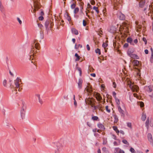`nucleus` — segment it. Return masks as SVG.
Returning a JSON list of instances; mask_svg holds the SVG:
<instances>
[{
  "mask_svg": "<svg viewBox=\"0 0 153 153\" xmlns=\"http://www.w3.org/2000/svg\"><path fill=\"white\" fill-rule=\"evenodd\" d=\"M36 42H34V43L32 45L31 48V51L29 53V59L32 60H33L34 58V56H36V53H37V51H35V49L39 50L40 48V44L38 42L35 43Z\"/></svg>",
  "mask_w": 153,
  "mask_h": 153,
  "instance_id": "nucleus-1",
  "label": "nucleus"
},
{
  "mask_svg": "<svg viewBox=\"0 0 153 153\" xmlns=\"http://www.w3.org/2000/svg\"><path fill=\"white\" fill-rule=\"evenodd\" d=\"M93 95L94 97L96 98L97 100L99 103L104 104V103L105 102V100H102V97L100 94L97 93H95Z\"/></svg>",
  "mask_w": 153,
  "mask_h": 153,
  "instance_id": "nucleus-2",
  "label": "nucleus"
},
{
  "mask_svg": "<svg viewBox=\"0 0 153 153\" xmlns=\"http://www.w3.org/2000/svg\"><path fill=\"white\" fill-rule=\"evenodd\" d=\"M85 91H86L88 95L91 94L92 93L93 89L90 83L87 84V85L85 89Z\"/></svg>",
  "mask_w": 153,
  "mask_h": 153,
  "instance_id": "nucleus-3",
  "label": "nucleus"
},
{
  "mask_svg": "<svg viewBox=\"0 0 153 153\" xmlns=\"http://www.w3.org/2000/svg\"><path fill=\"white\" fill-rule=\"evenodd\" d=\"M86 104L88 105H94L95 102L94 99L90 98H86L85 100Z\"/></svg>",
  "mask_w": 153,
  "mask_h": 153,
  "instance_id": "nucleus-4",
  "label": "nucleus"
},
{
  "mask_svg": "<svg viewBox=\"0 0 153 153\" xmlns=\"http://www.w3.org/2000/svg\"><path fill=\"white\" fill-rule=\"evenodd\" d=\"M45 26L46 29H47L48 27H50V28L52 27V26L53 25V23H52V21L50 19L47 20L45 22Z\"/></svg>",
  "mask_w": 153,
  "mask_h": 153,
  "instance_id": "nucleus-5",
  "label": "nucleus"
},
{
  "mask_svg": "<svg viewBox=\"0 0 153 153\" xmlns=\"http://www.w3.org/2000/svg\"><path fill=\"white\" fill-rule=\"evenodd\" d=\"M19 79L17 77L16 80L14 81V83L16 85V88L17 89L19 88L18 90L19 91H21V89H20V84H19Z\"/></svg>",
  "mask_w": 153,
  "mask_h": 153,
  "instance_id": "nucleus-6",
  "label": "nucleus"
},
{
  "mask_svg": "<svg viewBox=\"0 0 153 153\" xmlns=\"http://www.w3.org/2000/svg\"><path fill=\"white\" fill-rule=\"evenodd\" d=\"M119 19L121 20H124L125 19L126 17L124 14L120 12L117 14Z\"/></svg>",
  "mask_w": 153,
  "mask_h": 153,
  "instance_id": "nucleus-7",
  "label": "nucleus"
},
{
  "mask_svg": "<svg viewBox=\"0 0 153 153\" xmlns=\"http://www.w3.org/2000/svg\"><path fill=\"white\" fill-rule=\"evenodd\" d=\"M114 153H125V152L119 148H115Z\"/></svg>",
  "mask_w": 153,
  "mask_h": 153,
  "instance_id": "nucleus-8",
  "label": "nucleus"
},
{
  "mask_svg": "<svg viewBox=\"0 0 153 153\" xmlns=\"http://www.w3.org/2000/svg\"><path fill=\"white\" fill-rule=\"evenodd\" d=\"M131 89L133 91H136L137 92H138L139 91L138 86L136 85L133 86L131 88Z\"/></svg>",
  "mask_w": 153,
  "mask_h": 153,
  "instance_id": "nucleus-9",
  "label": "nucleus"
},
{
  "mask_svg": "<svg viewBox=\"0 0 153 153\" xmlns=\"http://www.w3.org/2000/svg\"><path fill=\"white\" fill-rule=\"evenodd\" d=\"M83 82V80L81 78H79V79L78 82H77L78 88L79 89H80L82 88V85Z\"/></svg>",
  "mask_w": 153,
  "mask_h": 153,
  "instance_id": "nucleus-10",
  "label": "nucleus"
},
{
  "mask_svg": "<svg viewBox=\"0 0 153 153\" xmlns=\"http://www.w3.org/2000/svg\"><path fill=\"white\" fill-rule=\"evenodd\" d=\"M146 3V0H140L139 3V6L140 8H143Z\"/></svg>",
  "mask_w": 153,
  "mask_h": 153,
  "instance_id": "nucleus-11",
  "label": "nucleus"
},
{
  "mask_svg": "<svg viewBox=\"0 0 153 153\" xmlns=\"http://www.w3.org/2000/svg\"><path fill=\"white\" fill-rule=\"evenodd\" d=\"M146 88H147V90L148 92H151L153 90V86L150 85L149 86H146Z\"/></svg>",
  "mask_w": 153,
  "mask_h": 153,
  "instance_id": "nucleus-12",
  "label": "nucleus"
},
{
  "mask_svg": "<svg viewBox=\"0 0 153 153\" xmlns=\"http://www.w3.org/2000/svg\"><path fill=\"white\" fill-rule=\"evenodd\" d=\"M134 50L133 48H129L127 52V54L128 56H129L131 55L132 54V53L134 52Z\"/></svg>",
  "mask_w": 153,
  "mask_h": 153,
  "instance_id": "nucleus-13",
  "label": "nucleus"
},
{
  "mask_svg": "<svg viewBox=\"0 0 153 153\" xmlns=\"http://www.w3.org/2000/svg\"><path fill=\"white\" fill-rule=\"evenodd\" d=\"M129 56L131 57V58L133 59H139V56L135 54H132L131 55V56Z\"/></svg>",
  "mask_w": 153,
  "mask_h": 153,
  "instance_id": "nucleus-14",
  "label": "nucleus"
},
{
  "mask_svg": "<svg viewBox=\"0 0 153 153\" xmlns=\"http://www.w3.org/2000/svg\"><path fill=\"white\" fill-rule=\"evenodd\" d=\"M132 64L134 66H138L139 65V62L137 60H134L132 62Z\"/></svg>",
  "mask_w": 153,
  "mask_h": 153,
  "instance_id": "nucleus-15",
  "label": "nucleus"
},
{
  "mask_svg": "<svg viewBox=\"0 0 153 153\" xmlns=\"http://www.w3.org/2000/svg\"><path fill=\"white\" fill-rule=\"evenodd\" d=\"M97 126L102 131L104 130L105 129V128L104 125L100 123H99L97 124Z\"/></svg>",
  "mask_w": 153,
  "mask_h": 153,
  "instance_id": "nucleus-16",
  "label": "nucleus"
},
{
  "mask_svg": "<svg viewBox=\"0 0 153 153\" xmlns=\"http://www.w3.org/2000/svg\"><path fill=\"white\" fill-rule=\"evenodd\" d=\"M34 9H33V12L32 11H31V12L34 13V15L35 16H36V10H38L39 8V7L38 6L34 5Z\"/></svg>",
  "mask_w": 153,
  "mask_h": 153,
  "instance_id": "nucleus-17",
  "label": "nucleus"
},
{
  "mask_svg": "<svg viewBox=\"0 0 153 153\" xmlns=\"http://www.w3.org/2000/svg\"><path fill=\"white\" fill-rule=\"evenodd\" d=\"M65 17L67 19L68 21L70 22L71 20V18L69 14L68 13H66L65 14Z\"/></svg>",
  "mask_w": 153,
  "mask_h": 153,
  "instance_id": "nucleus-18",
  "label": "nucleus"
},
{
  "mask_svg": "<svg viewBox=\"0 0 153 153\" xmlns=\"http://www.w3.org/2000/svg\"><path fill=\"white\" fill-rule=\"evenodd\" d=\"M148 138L149 141L150 142H152L153 141L152 136L151 134L150 133H149L148 134Z\"/></svg>",
  "mask_w": 153,
  "mask_h": 153,
  "instance_id": "nucleus-19",
  "label": "nucleus"
},
{
  "mask_svg": "<svg viewBox=\"0 0 153 153\" xmlns=\"http://www.w3.org/2000/svg\"><path fill=\"white\" fill-rule=\"evenodd\" d=\"M113 129L117 133L118 135L120 133V131L118 130L116 126H113L112 127Z\"/></svg>",
  "mask_w": 153,
  "mask_h": 153,
  "instance_id": "nucleus-20",
  "label": "nucleus"
},
{
  "mask_svg": "<svg viewBox=\"0 0 153 153\" xmlns=\"http://www.w3.org/2000/svg\"><path fill=\"white\" fill-rule=\"evenodd\" d=\"M73 33L75 35H77L78 34V30L74 28H73L71 30Z\"/></svg>",
  "mask_w": 153,
  "mask_h": 153,
  "instance_id": "nucleus-21",
  "label": "nucleus"
},
{
  "mask_svg": "<svg viewBox=\"0 0 153 153\" xmlns=\"http://www.w3.org/2000/svg\"><path fill=\"white\" fill-rule=\"evenodd\" d=\"M113 117L114 119V123H117L118 121V118L117 117V116L115 115H114Z\"/></svg>",
  "mask_w": 153,
  "mask_h": 153,
  "instance_id": "nucleus-22",
  "label": "nucleus"
},
{
  "mask_svg": "<svg viewBox=\"0 0 153 153\" xmlns=\"http://www.w3.org/2000/svg\"><path fill=\"white\" fill-rule=\"evenodd\" d=\"M83 9V7L82 6V4H81L80 6V14L81 16H82L84 14V13L83 12L82 10Z\"/></svg>",
  "mask_w": 153,
  "mask_h": 153,
  "instance_id": "nucleus-23",
  "label": "nucleus"
},
{
  "mask_svg": "<svg viewBox=\"0 0 153 153\" xmlns=\"http://www.w3.org/2000/svg\"><path fill=\"white\" fill-rule=\"evenodd\" d=\"M75 56L76 57V58L75 59V61H79L80 59V57L78 54L77 53H76L75 54Z\"/></svg>",
  "mask_w": 153,
  "mask_h": 153,
  "instance_id": "nucleus-24",
  "label": "nucleus"
},
{
  "mask_svg": "<svg viewBox=\"0 0 153 153\" xmlns=\"http://www.w3.org/2000/svg\"><path fill=\"white\" fill-rule=\"evenodd\" d=\"M79 9L78 7L75 8L74 11V13L75 14L79 12Z\"/></svg>",
  "mask_w": 153,
  "mask_h": 153,
  "instance_id": "nucleus-25",
  "label": "nucleus"
},
{
  "mask_svg": "<svg viewBox=\"0 0 153 153\" xmlns=\"http://www.w3.org/2000/svg\"><path fill=\"white\" fill-rule=\"evenodd\" d=\"M36 96L38 98L39 101L40 103V104H42L43 103V102L42 100L40 99V95L39 94H37L36 95Z\"/></svg>",
  "mask_w": 153,
  "mask_h": 153,
  "instance_id": "nucleus-26",
  "label": "nucleus"
},
{
  "mask_svg": "<svg viewBox=\"0 0 153 153\" xmlns=\"http://www.w3.org/2000/svg\"><path fill=\"white\" fill-rule=\"evenodd\" d=\"M146 114L143 113L142 116V117H141L142 120L143 121H144L146 119Z\"/></svg>",
  "mask_w": 153,
  "mask_h": 153,
  "instance_id": "nucleus-27",
  "label": "nucleus"
},
{
  "mask_svg": "<svg viewBox=\"0 0 153 153\" xmlns=\"http://www.w3.org/2000/svg\"><path fill=\"white\" fill-rule=\"evenodd\" d=\"M76 69L79 72L80 76H81L82 74V71L81 69V68L79 67H77L76 68Z\"/></svg>",
  "mask_w": 153,
  "mask_h": 153,
  "instance_id": "nucleus-28",
  "label": "nucleus"
},
{
  "mask_svg": "<svg viewBox=\"0 0 153 153\" xmlns=\"http://www.w3.org/2000/svg\"><path fill=\"white\" fill-rule=\"evenodd\" d=\"M127 41L128 42L131 43L132 42V39L131 37H128L127 39Z\"/></svg>",
  "mask_w": 153,
  "mask_h": 153,
  "instance_id": "nucleus-29",
  "label": "nucleus"
},
{
  "mask_svg": "<svg viewBox=\"0 0 153 153\" xmlns=\"http://www.w3.org/2000/svg\"><path fill=\"white\" fill-rule=\"evenodd\" d=\"M95 52L96 53H98V54L100 55L101 54L100 50V49L98 48L95 50Z\"/></svg>",
  "mask_w": 153,
  "mask_h": 153,
  "instance_id": "nucleus-30",
  "label": "nucleus"
},
{
  "mask_svg": "<svg viewBox=\"0 0 153 153\" xmlns=\"http://www.w3.org/2000/svg\"><path fill=\"white\" fill-rule=\"evenodd\" d=\"M93 9L96 11L97 12V14H98L99 13V11L98 10V7H96L95 6H94L93 7Z\"/></svg>",
  "mask_w": 153,
  "mask_h": 153,
  "instance_id": "nucleus-31",
  "label": "nucleus"
},
{
  "mask_svg": "<svg viewBox=\"0 0 153 153\" xmlns=\"http://www.w3.org/2000/svg\"><path fill=\"white\" fill-rule=\"evenodd\" d=\"M115 101L117 104L118 105H119L120 104V100L117 98H115Z\"/></svg>",
  "mask_w": 153,
  "mask_h": 153,
  "instance_id": "nucleus-32",
  "label": "nucleus"
},
{
  "mask_svg": "<svg viewBox=\"0 0 153 153\" xmlns=\"http://www.w3.org/2000/svg\"><path fill=\"white\" fill-rule=\"evenodd\" d=\"M76 6V2L73 3L71 5V8L72 9H74Z\"/></svg>",
  "mask_w": 153,
  "mask_h": 153,
  "instance_id": "nucleus-33",
  "label": "nucleus"
},
{
  "mask_svg": "<svg viewBox=\"0 0 153 153\" xmlns=\"http://www.w3.org/2000/svg\"><path fill=\"white\" fill-rule=\"evenodd\" d=\"M73 100H74V105H77V102L75 100V97L74 95L73 96Z\"/></svg>",
  "mask_w": 153,
  "mask_h": 153,
  "instance_id": "nucleus-34",
  "label": "nucleus"
},
{
  "mask_svg": "<svg viewBox=\"0 0 153 153\" xmlns=\"http://www.w3.org/2000/svg\"><path fill=\"white\" fill-rule=\"evenodd\" d=\"M3 9V7L1 1H0V10L1 11H2Z\"/></svg>",
  "mask_w": 153,
  "mask_h": 153,
  "instance_id": "nucleus-35",
  "label": "nucleus"
},
{
  "mask_svg": "<svg viewBox=\"0 0 153 153\" xmlns=\"http://www.w3.org/2000/svg\"><path fill=\"white\" fill-rule=\"evenodd\" d=\"M150 61L151 63H153V53H152L151 57L150 59Z\"/></svg>",
  "mask_w": 153,
  "mask_h": 153,
  "instance_id": "nucleus-36",
  "label": "nucleus"
},
{
  "mask_svg": "<svg viewBox=\"0 0 153 153\" xmlns=\"http://www.w3.org/2000/svg\"><path fill=\"white\" fill-rule=\"evenodd\" d=\"M98 119V118L97 116H93L92 117V119L94 120H97Z\"/></svg>",
  "mask_w": 153,
  "mask_h": 153,
  "instance_id": "nucleus-37",
  "label": "nucleus"
},
{
  "mask_svg": "<svg viewBox=\"0 0 153 153\" xmlns=\"http://www.w3.org/2000/svg\"><path fill=\"white\" fill-rule=\"evenodd\" d=\"M122 142L125 144L129 145L128 143L126 140H122Z\"/></svg>",
  "mask_w": 153,
  "mask_h": 153,
  "instance_id": "nucleus-38",
  "label": "nucleus"
},
{
  "mask_svg": "<svg viewBox=\"0 0 153 153\" xmlns=\"http://www.w3.org/2000/svg\"><path fill=\"white\" fill-rule=\"evenodd\" d=\"M130 151L132 153H135V151L134 149L132 147L130 148Z\"/></svg>",
  "mask_w": 153,
  "mask_h": 153,
  "instance_id": "nucleus-39",
  "label": "nucleus"
},
{
  "mask_svg": "<svg viewBox=\"0 0 153 153\" xmlns=\"http://www.w3.org/2000/svg\"><path fill=\"white\" fill-rule=\"evenodd\" d=\"M89 71L90 72H92L94 70V69L92 67H90L89 66Z\"/></svg>",
  "mask_w": 153,
  "mask_h": 153,
  "instance_id": "nucleus-40",
  "label": "nucleus"
},
{
  "mask_svg": "<svg viewBox=\"0 0 153 153\" xmlns=\"http://www.w3.org/2000/svg\"><path fill=\"white\" fill-rule=\"evenodd\" d=\"M149 119H147V120H146V125L147 127H149Z\"/></svg>",
  "mask_w": 153,
  "mask_h": 153,
  "instance_id": "nucleus-41",
  "label": "nucleus"
},
{
  "mask_svg": "<svg viewBox=\"0 0 153 153\" xmlns=\"http://www.w3.org/2000/svg\"><path fill=\"white\" fill-rule=\"evenodd\" d=\"M105 109L109 113L110 112V109L108 108V106H106L105 107Z\"/></svg>",
  "mask_w": 153,
  "mask_h": 153,
  "instance_id": "nucleus-42",
  "label": "nucleus"
},
{
  "mask_svg": "<svg viewBox=\"0 0 153 153\" xmlns=\"http://www.w3.org/2000/svg\"><path fill=\"white\" fill-rule=\"evenodd\" d=\"M143 41L145 42V44H147V41L145 37H143Z\"/></svg>",
  "mask_w": 153,
  "mask_h": 153,
  "instance_id": "nucleus-43",
  "label": "nucleus"
},
{
  "mask_svg": "<svg viewBox=\"0 0 153 153\" xmlns=\"http://www.w3.org/2000/svg\"><path fill=\"white\" fill-rule=\"evenodd\" d=\"M87 25L86 22L85 20H83V26H85Z\"/></svg>",
  "mask_w": 153,
  "mask_h": 153,
  "instance_id": "nucleus-44",
  "label": "nucleus"
},
{
  "mask_svg": "<svg viewBox=\"0 0 153 153\" xmlns=\"http://www.w3.org/2000/svg\"><path fill=\"white\" fill-rule=\"evenodd\" d=\"M107 46L108 44L104 43H103L102 45V47L104 48H106V47Z\"/></svg>",
  "mask_w": 153,
  "mask_h": 153,
  "instance_id": "nucleus-45",
  "label": "nucleus"
},
{
  "mask_svg": "<svg viewBox=\"0 0 153 153\" xmlns=\"http://www.w3.org/2000/svg\"><path fill=\"white\" fill-rule=\"evenodd\" d=\"M128 43H125L123 45V47L124 48H127L128 47Z\"/></svg>",
  "mask_w": 153,
  "mask_h": 153,
  "instance_id": "nucleus-46",
  "label": "nucleus"
},
{
  "mask_svg": "<svg viewBox=\"0 0 153 153\" xmlns=\"http://www.w3.org/2000/svg\"><path fill=\"white\" fill-rule=\"evenodd\" d=\"M68 95H64L63 97L64 99L66 100H67L68 99Z\"/></svg>",
  "mask_w": 153,
  "mask_h": 153,
  "instance_id": "nucleus-47",
  "label": "nucleus"
},
{
  "mask_svg": "<svg viewBox=\"0 0 153 153\" xmlns=\"http://www.w3.org/2000/svg\"><path fill=\"white\" fill-rule=\"evenodd\" d=\"M6 84H7V81L6 80L4 79V80L3 82V85L4 86H6Z\"/></svg>",
  "mask_w": 153,
  "mask_h": 153,
  "instance_id": "nucleus-48",
  "label": "nucleus"
},
{
  "mask_svg": "<svg viewBox=\"0 0 153 153\" xmlns=\"http://www.w3.org/2000/svg\"><path fill=\"white\" fill-rule=\"evenodd\" d=\"M127 126L130 128H131V124L130 123H127Z\"/></svg>",
  "mask_w": 153,
  "mask_h": 153,
  "instance_id": "nucleus-49",
  "label": "nucleus"
},
{
  "mask_svg": "<svg viewBox=\"0 0 153 153\" xmlns=\"http://www.w3.org/2000/svg\"><path fill=\"white\" fill-rule=\"evenodd\" d=\"M39 20L42 21L43 20L44 18L42 16H41L39 17Z\"/></svg>",
  "mask_w": 153,
  "mask_h": 153,
  "instance_id": "nucleus-50",
  "label": "nucleus"
},
{
  "mask_svg": "<svg viewBox=\"0 0 153 153\" xmlns=\"http://www.w3.org/2000/svg\"><path fill=\"white\" fill-rule=\"evenodd\" d=\"M112 138L114 140L117 139V137L116 136L115 134H113L112 135Z\"/></svg>",
  "mask_w": 153,
  "mask_h": 153,
  "instance_id": "nucleus-51",
  "label": "nucleus"
},
{
  "mask_svg": "<svg viewBox=\"0 0 153 153\" xmlns=\"http://www.w3.org/2000/svg\"><path fill=\"white\" fill-rule=\"evenodd\" d=\"M133 95H134V97H136L137 98H139V96L137 95V94L136 93H134L133 94Z\"/></svg>",
  "mask_w": 153,
  "mask_h": 153,
  "instance_id": "nucleus-52",
  "label": "nucleus"
},
{
  "mask_svg": "<svg viewBox=\"0 0 153 153\" xmlns=\"http://www.w3.org/2000/svg\"><path fill=\"white\" fill-rule=\"evenodd\" d=\"M17 20L18 21L19 23L21 25L22 24V21L20 20V19L18 18V17H17Z\"/></svg>",
  "mask_w": 153,
  "mask_h": 153,
  "instance_id": "nucleus-53",
  "label": "nucleus"
},
{
  "mask_svg": "<svg viewBox=\"0 0 153 153\" xmlns=\"http://www.w3.org/2000/svg\"><path fill=\"white\" fill-rule=\"evenodd\" d=\"M113 87L114 88H115L116 87L117 85L116 83L115 82H113Z\"/></svg>",
  "mask_w": 153,
  "mask_h": 153,
  "instance_id": "nucleus-54",
  "label": "nucleus"
},
{
  "mask_svg": "<svg viewBox=\"0 0 153 153\" xmlns=\"http://www.w3.org/2000/svg\"><path fill=\"white\" fill-rule=\"evenodd\" d=\"M116 93H115V91H113L112 93V95H113V96L115 98H116Z\"/></svg>",
  "mask_w": 153,
  "mask_h": 153,
  "instance_id": "nucleus-55",
  "label": "nucleus"
},
{
  "mask_svg": "<svg viewBox=\"0 0 153 153\" xmlns=\"http://www.w3.org/2000/svg\"><path fill=\"white\" fill-rule=\"evenodd\" d=\"M91 4L93 5L95 4V1L94 0H92L91 1Z\"/></svg>",
  "mask_w": 153,
  "mask_h": 153,
  "instance_id": "nucleus-56",
  "label": "nucleus"
},
{
  "mask_svg": "<svg viewBox=\"0 0 153 153\" xmlns=\"http://www.w3.org/2000/svg\"><path fill=\"white\" fill-rule=\"evenodd\" d=\"M38 27L40 28H41L42 27H43L42 25L40 23L38 24Z\"/></svg>",
  "mask_w": 153,
  "mask_h": 153,
  "instance_id": "nucleus-57",
  "label": "nucleus"
},
{
  "mask_svg": "<svg viewBox=\"0 0 153 153\" xmlns=\"http://www.w3.org/2000/svg\"><path fill=\"white\" fill-rule=\"evenodd\" d=\"M86 47L88 51H89L90 50V47L88 45V44L87 45Z\"/></svg>",
  "mask_w": 153,
  "mask_h": 153,
  "instance_id": "nucleus-58",
  "label": "nucleus"
},
{
  "mask_svg": "<svg viewBox=\"0 0 153 153\" xmlns=\"http://www.w3.org/2000/svg\"><path fill=\"white\" fill-rule=\"evenodd\" d=\"M102 150L103 152H105L106 151V147H104L102 148Z\"/></svg>",
  "mask_w": 153,
  "mask_h": 153,
  "instance_id": "nucleus-59",
  "label": "nucleus"
},
{
  "mask_svg": "<svg viewBox=\"0 0 153 153\" xmlns=\"http://www.w3.org/2000/svg\"><path fill=\"white\" fill-rule=\"evenodd\" d=\"M145 53L146 54H148L149 53V51L147 49H146L144 51Z\"/></svg>",
  "mask_w": 153,
  "mask_h": 153,
  "instance_id": "nucleus-60",
  "label": "nucleus"
},
{
  "mask_svg": "<svg viewBox=\"0 0 153 153\" xmlns=\"http://www.w3.org/2000/svg\"><path fill=\"white\" fill-rule=\"evenodd\" d=\"M90 75L91 76H92L93 77H95L96 76V74L95 73L91 74H90Z\"/></svg>",
  "mask_w": 153,
  "mask_h": 153,
  "instance_id": "nucleus-61",
  "label": "nucleus"
},
{
  "mask_svg": "<svg viewBox=\"0 0 153 153\" xmlns=\"http://www.w3.org/2000/svg\"><path fill=\"white\" fill-rule=\"evenodd\" d=\"M139 103H140L139 105H144V103H143V102H140Z\"/></svg>",
  "mask_w": 153,
  "mask_h": 153,
  "instance_id": "nucleus-62",
  "label": "nucleus"
},
{
  "mask_svg": "<svg viewBox=\"0 0 153 153\" xmlns=\"http://www.w3.org/2000/svg\"><path fill=\"white\" fill-rule=\"evenodd\" d=\"M44 12L42 11L40 13V15L42 16L44 15Z\"/></svg>",
  "mask_w": 153,
  "mask_h": 153,
  "instance_id": "nucleus-63",
  "label": "nucleus"
},
{
  "mask_svg": "<svg viewBox=\"0 0 153 153\" xmlns=\"http://www.w3.org/2000/svg\"><path fill=\"white\" fill-rule=\"evenodd\" d=\"M134 43H135V44H137V43L138 42V41H137V39H135L134 41Z\"/></svg>",
  "mask_w": 153,
  "mask_h": 153,
  "instance_id": "nucleus-64",
  "label": "nucleus"
}]
</instances>
